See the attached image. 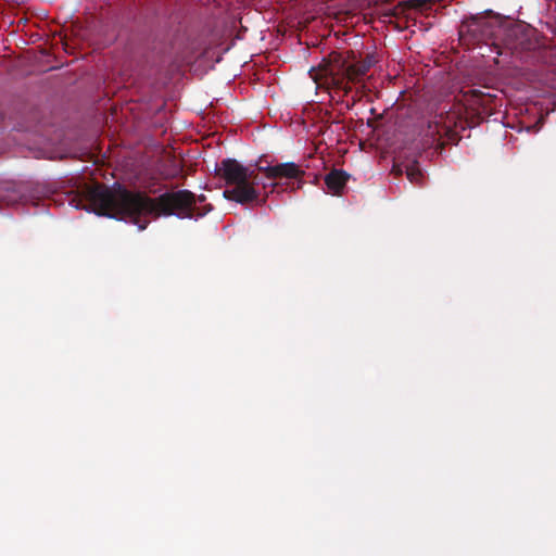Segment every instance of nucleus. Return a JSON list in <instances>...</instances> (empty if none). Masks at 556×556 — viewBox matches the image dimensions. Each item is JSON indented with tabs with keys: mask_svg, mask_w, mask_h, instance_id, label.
Instances as JSON below:
<instances>
[{
	"mask_svg": "<svg viewBox=\"0 0 556 556\" xmlns=\"http://www.w3.org/2000/svg\"><path fill=\"white\" fill-rule=\"evenodd\" d=\"M89 197L97 214L132 223L140 230H143L151 219L162 215L190 218L194 205V195L187 190L150 198L143 192H134L122 187L109 189L97 186L90 190Z\"/></svg>",
	"mask_w": 556,
	"mask_h": 556,
	"instance_id": "1",
	"label": "nucleus"
},
{
	"mask_svg": "<svg viewBox=\"0 0 556 556\" xmlns=\"http://www.w3.org/2000/svg\"><path fill=\"white\" fill-rule=\"evenodd\" d=\"M217 175L224 181V197L240 204L258 202V169L245 166L233 159L223 160L217 167Z\"/></svg>",
	"mask_w": 556,
	"mask_h": 556,
	"instance_id": "2",
	"label": "nucleus"
},
{
	"mask_svg": "<svg viewBox=\"0 0 556 556\" xmlns=\"http://www.w3.org/2000/svg\"><path fill=\"white\" fill-rule=\"evenodd\" d=\"M258 172L263 173L264 176L270 180L269 184H263V189L270 188V192H274L276 187L279 186L280 181H303L305 169L296 163L287 162L278 163L267 166H258Z\"/></svg>",
	"mask_w": 556,
	"mask_h": 556,
	"instance_id": "3",
	"label": "nucleus"
},
{
	"mask_svg": "<svg viewBox=\"0 0 556 556\" xmlns=\"http://www.w3.org/2000/svg\"><path fill=\"white\" fill-rule=\"evenodd\" d=\"M348 176L342 170H331L325 177V184L331 194H340L346 184Z\"/></svg>",
	"mask_w": 556,
	"mask_h": 556,
	"instance_id": "4",
	"label": "nucleus"
},
{
	"mask_svg": "<svg viewBox=\"0 0 556 556\" xmlns=\"http://www.w3.org/2000/svg\"><path fill=\"white\" fill-rule=\"evenodd\" d=\"M371 64V61H358L352 63L345 68L344 76L348 81L357 83L367 74Z\"/></svg>",
	"mask_w": 556,
	"mask_h": 556,
	"instance_id": "5",
	"label": "nucleus"
},
{
	"mask_svg": "<svg viewBox=\"0 0 556 556\" xmlns=\"http://www.w3.org/2000/svg\"><path fill=\"white\" fill-rule=\"evenodd\" d=\"M407 177L412 182H418L421 178V173L418 168L412 167L407 170Z\"/></svg>",
	"mask_w": 556,
	"mask_h": 556,
	"instance_id": "6",
	"label": "nucleus"
},
{
	"mask_svg": "<svg viewBox=\"0 0 556 556\" xmlns=\"http://www.w3.org/2000/svg\"><path fill=\"white\" fill-rule=\"evenodd\" d=\"M324 72H325V75H328V74H329V75H332V74L334 75V74H336V73H334V68H333V70L325 68V70H324ZM333 83H334V84H339V80H338L334 76H333Z\"/></svg>",
	"mask_w": 556,
	"mask_h": 556,
	"instance_id": "7",
	"label": "nucleus"
},
{
	"mask_svg": "<svg viewBox=\"0 0 556 556\" xmlns=\"http://www.w3.org/2000/svg\"><path fill=\"white\" fill-rule=\"evenodd\" d=\"M269 193H271V192H270V190H269V191H266V194H269ZM266 198H267V195H265V197H264V198H262V199L260 198V199H258V201H261L262 203H264V202H265V200H266Z\"/></svg>",
	"mask_w": 556,
	"mask_h": 556,
	"instance_id": "8",
	"label": "nucleus"
}]
</instances>
